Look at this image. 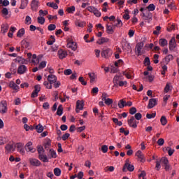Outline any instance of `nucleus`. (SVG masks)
<instances>
[{
    "label": "nucleus",
    "mask_w": 179,
    "mask_h": 179,
    "mask_svg": "<svg viewBox=\"0 0 179 179\" xmlns=\"http://www.w3.org/2000/svg\"><path fill=\"white\" fill-rule=\"evenodd\" d=\"M143 42H140L136 45V52L138 55H142L143 54V52H142V50H143Z\"/></svg>",
    "instance_id": "nucleus-8"
},
{
    "label": "nucleus",
    "mask_w": 179,
    "mask_h": 179,
    "mask_svg": "<svg viewBox=\"0 0 179 179\" xmlns=\"http://www.w3.org/2000/svg\"><path fill=\"white\" fill-rule=\"evenodd\" d=\"M0 113L1 114H6V113H8V103L6 101H1L0 102Z\"/></svg>",
    "instance_id": "nucleus-3"
},
{
    "label": "nucleus",
    "mask_w": 179,
    "mask_h": 179,
    "mask_svg": "<svg viewBox=\"0 0 179 179\" xmlns=\"http://www.w3.org/2000/svg\"><path fill=\"white\" fill-rule=\"evenodd\" d=\"M63 111H64V108L62 107V105H59L57 111V115H62Z\"/></svg>",
    "instance_id": "nucleus-32"
},
{
    "label": "nucleus",
    "mask_w": 179,
    "mask_h": 179,
    "mask_svg": "<svg viewBox=\"0 0 179 179\" xmlns=\"http://www.w3.org/2000/svg\"><path fill=\"white\" fill-rule=\"evenodd\" d=\"M134 118H136V120H137V121H139V120H141L142 118V114H141L140 113H136L134 115Z\"/></svg>",
    "instance_id": "nucleus-60"
},
{
    "label": "nucleus",
    "mask_w": 179,
    "mask_h": 179,
    "mask_svg": "<svg viewBox=\"0 0 179 179\" xmlns=\"http://www.w3.org/2000/svg\"><path fill=\"white\" fill-rule=\"evenodd\" d=\"M167 149H168L169 156H173V153H174V149H171V148L170 147H168Z\"/></svg>",
    "instance_id": "nucleus-64"
},
{
    "label": "nucleus",
    "mask_w": 179,
    "mask_h": 179,
    "mask_svg": "<svg viewBox=\"0 0 179 179\" xmlns=\"http://www.w3.org/2000/svg\"><path fill=\"white\" fill-rule=\"evenodd\" d=\"M43 85L46 87V89H52V84L48 81H45L43 83Z\"/></svg>",
    "instance_id": "nucleus-35"
},
{
    "label": "nucleus",
    "mask_w": 179,
    "mask_h": 179,
    "mask_svg": "<svg viewBox=\"0 0 179 179\" xmlns=\"http://www.w3.org/2000/svg\"><path fill=\"white\" fill-rule=\"evenodd\" d=\"M38 6H40V1L32 0L31 3V8L32 10H37V9H38Z\"/></svg>",
    "instance_id": "nucleus-14"
},
{
    "label": "nucleus",
    "mask_w": 179,
    "mask_h": 179,
    "mask_svg": "<svg viewBox=\"0 0 179 179\" xmlns=\"http://www.w3.org/2000/svg\"><path fill=\"white\" fill-rule=\"evenodd\" d=\"M8 30H9V25H8V24H3L1 25V33L2 34H6V33H8Z\"/></svg>",
    "instance_id": "nucleus-20"
},
{
    "label": "nucleus",
    "mask_w": 179,
    "mask_h": 179,
    "mask_svg": "<svg viewBox=\"0 0 179 179\" xmlns=\"http://www.w3.org/2000/svg\"><path fill=\"white\" fill-rule=\"evenodd\" d=\"M45 66H47V62L43 61L40 63L38 68L39 69H43V68H45Z\"/></svg>",
    "instance_id": "nucleus-51"
},
{
    "label": "nucleus",
    "mask_w": 179,
    "mask_h": 179,
    "mask_svg": "<svg viewBox=\"0 0 179 179\" xmlns=\"http://www.w3.org/2000/svg\"><path fill=\"white\" fill-rule=\"evenodd\" d=\"M122 64H124V62L122 61V59H119L115 62V66L118 68V66H120V65H122Z\"/></svg>",
    "instance_id": "nucleus-55"
},
{
    "label": "nucleus",
    "mask_w": 179,
    "mask_h": 179,
    "mask_svg": "<svg viewBox=\"0 0 179 179\" xmlns=\"http://www.w3.org/2000/svg\"><path fill=\"white\" fill-rule=\"evenodd\" d=\"M114 27H115L114 25H106V32L108 34H113L114 33Z\"/></svg>",
    "instance_id": "nucleus-21"
},
{
    "label": "nucleus",
    "mask_w": 179,
    "mask_h": 179,
    "mask_svg": "<svg viewBox=\"0 0 179 179\" xmlns=\"http://www.w3.org/2000/svg\"><path fill=\"white\" fill-rule=\"evenodd\" d=\"M35 129H36L37 132H38V134H41V132H43V131H44V127H43V125L41 124H38L36 126Z\"/></svg>",
    "instance_id": "nucleus-30"
},
{
    "label": "nucleus",
    "mask_w": 179,
    "mask_h": 179,
    "mask_svg": "<svg viewBox=\"0 0 179 179\" xmlns=\"http://www.w3.org/2000/svg\"><path fill=\"white\" fill-rule=\"evenodd\" d=\"M47 15H48V10H39V16H47Z\"/></svg>",
    "instance_id": "nucleus-52"
},
{
    "label": "nucleus",
    "mask_w": 179,
    "mask_h": 179,
    "mask_svg": "<svg viewBox=\"0 0 179 179\" xmlns=\"http://www.w3.org/2000/svg\"><path fill=\"white\" fill-rule=\"evenodd\" d=\"M112 54H113V51L111 50V49H106L101 52V55L103 58H108L111 57Z\"/></svg>",
    "instance_id": "nucleus-13"
},
{
    "label": "nucleus",
    "mask_w": 179,
    "mask_h": 179,
    "mask_svg": "<svg viewBox=\"0 0 179 179\" xmlns=\"http://www.w3.org/2000/svg\"><path fill=\"white\" fill-rule=\"evenodd\" d=\"M23 36H24V29L22 28L17 31V36L23 37Z\"/></svg>",
    "instance_id": "nucleus-34"
},
{
    "label": "nucleus",
    "mask_w": 179,
    "mask_h": 179,
    "mask_svg": "<svg viewBox=\"0 0 179 179\" xmlns=\"http://www.w3.org/2000/svg\"><path fill=\"white\" fill-rule=\"evenodd\" d=\"M24 149L26 152H30L31 153H34V152H36V148L33 147V143L31 141H29L26 143Z\"/></svg>",
    "instance_id": "nucleus-6"
},
{
    "label": "nucleus",
    "mask_w": 179,
    "mask_h": 179,
    "mask_svg": "<svg viewBox=\"0 0 179 179\" xmlns=\"http://www.w3.org/2000/svg\"><path fill=\"white\" fill-rule=\"evenodd\" d=\"M25 24H31V17H30L29 15H27L25 18Z\"/></svg>",
    "instance_id": "nucleus-50"
},
{
    "label": "nucleus",
    "mask_w": 179,
    "mask_h": 179,
    "mask_svg": "<svg viewBox=\"0 0 179 179\" xmlns=\"http://www.w3.org/2000/svg\"><path fill=\"white\" fill-rule=\"evenodd\" d=\"M78 80L83 86H86L87 85V83L85 81V78H83V77H80Z\"/></svg>",
    "instance_id": "nucleus-54"
},
{
    "label": "nucleus",
    "mask_w": 179,
    "mask_h": 179,
    "mask_svg": "<svg viewBox=\"0 0 179 179\" xmlns=\"http://www.w3.org/2000/svg\"><path fill=\"white\" fill-rule=\"evenodd\" d=\"M28 3L29 1L27 0H22L20 9H24Z\"/></svg>",
    "instance_id": "nucleus-27"
},
{
    "label": "nucleus",
    "mask_w": 179,
    "mask_h": 179,
    "mask_svg": "<svg viewBox=\"0 0 179 179\" xmlns=\"http://www.w3.org/2000/svg\"><path fill=\"white\" fill-rule=\"evenodd\" d=\"M9 87H11V89H13V90H16L17 92L19 90L20 87L15 82L11 81L9 84Z\"/></svg>",
    "instance_id": "nucleus-23"
},
{
    "label": "nucleus",
    "mask_w": 179,
    "mask_h": 179,
    "mask_svg": "<svg viewBox=\"0 0 179 179\" xmlns=\"http://www.w3.org/2000/svg\"><path fill=\"white\" fill-rule=\"evenodd\" d=\"M48 29L50 31H52L53 30H55L57 29V26L54 24H50L48 25Z\"/></svg>",
    "instance_id": "nucleus-47"
},
{
    "label": "nucleus",
    "mask_w": 179,
    "mask_h": 179,
    "mask_svg": "<svg viewBox=\"0 0 179 179\" xmlns=\"http://www.w3.org/2000/svg\"><path fill=\"white\" fill-rule=\"evenodd\" d=\"M114 170H115V168H114V166H106L105 169H104V171H105V172L106 173H108V171H110V172H113V171H114Z\"/></svg>",
    "instance_id": "nucleus-39"
},
{
    "label": "nucleus",
    "mask_w": 179,
    "mask_h": 179,
    "mask_svg": "<svg viewBox=\"0 0 179 179\" xmlns=\"http://www.w3.org/2000/svg\"><path fill=\"white\" fill-rule=\"evenodd\" d=\"M38 23L40 24H44V23H45V19L43 16L38 17Z\"/></svg>",
    "instance_id": "nucleus-40"
},
{
    "label": "nucleus",
    "mask_w": 179,
    "mask_h": 179,
    "mask_svg": "<svg viewBox=\"0 0 179 179\" xmlns=\"http://www.w3.org/2000/svg\"><path fill=\"white\" fill-rule=\"evenodd\" d=\"M1 13L3 15V16H8V15H9V11L8 10V8H3L1 10Z\"/></svg>",
    "instance_id": "nucleus-57"
},
{
    "label": "nucleus",
    "mask_w": 179,
    "mask_h": 179,
    "mask_svg": "<svg viewBox=\"0 0 179 179\" xmlns=\"http://www.w3.org/2000/svg\"><path fill=\"white\" fill-rule=\"evenodd\" d=\"M28 69H27V66H26V65L24 64H20L17 70V73H18V75H24V73H26V72H27Z\"/></svg>",
    "instance_id": "nucleus-7"
},
{
    "label": "nucleus",
    "mask_w": 179,
    "mask_h": 179,
    "mask_svg": "<svg viewBox=\"0 0 179 179\" xmlns=\"http://www.w3.org/2000/svg\"><path fill=\"white\" fill-rule=\"evenodd\" d=\"M22 45L23 48H29V47H30V43L27 42V41H22Z\"/></svg>",
    "instance_id": "nucleus-36"
},
{
    "label": "nucleus",
    "mask_w": 179,
    "mask_h": 179,
    "mask_svg": "<svg viewBox=\"0 0 179 179\" xmlns=\"http://www.w3.org/2000/svg\"><path fill=\"white\" fill-rule=\"evenodd\" d=\"M39 159L41 162H43V163H48V158L47 157V155L44 154L39 155Z\"/></svg>",
    "instance_id": "nucleus-25"
},
{
    "label": "nucleus",
    "mask_w": 179,
    "mask_h": 179,
    "mask_svg": "<svg viewBox=\"0 0 179 179\" xmlns=\"http://www.w3.org/2000/svg\"><path fill=\"white\" fill-rule=\"evenodd\" d=\"M29 164L34 167H38L41 164V162L36 158L29 159Z\"/></svg>",
    "instance_id": "nucleus-9"
},
{
    "label": "nucleus",
    "mask_w": 179,
    "mask_h": 179,
    "mask_svg": "<svg viewBox=\"0 0 179 179\" xmlns=\"http://www.w3.org/2000/svg\"><path fill=\"white\" fill-rule=\"evenodd\" d=\"M173 55H167L165 59H164V61H165V64H169V62H170L171 61H173Z\"/></svg>",
    "instance_id": "nucleus-29"
},
{
    "label": "nucleus",
    "mask_w": 179,
    "mask_h": 179,
    "mask_svg": "<svg viewBox=\"0 0 179 179\" xmlns=\"http://www.w3.org/2000/svg\"><path fill=\"white\" fill-rule=\"evenodd\" d=\"M92 13H94L96 17H100V16H101V13L96 8H95V10H94Z\"/></svg>",
    "instance_id": "nucleus-41"
},
{
    "label": "nucleus",
    "mask_w": 179,
    "mask_h": 179,
    "mask_svg": "<svg viewBox=\"0 0 179 179\" xmlns=\"http://www.w3.org/2000/svg\"><path fill=\"white\" fill-rule=\"evenodd\" d=\"M76 26H78V27H85V26H86V22L77 21L76 22Z\"/></svg>",
    "instance_id": "nucleus-33"
},
{
    "label": "nucleus",
    "mask_w": 179,
    "mask_h": 179,
    "mask_svg": "<svg viewBox=\"0 0 179 179\" xmlns=\"http://www.w3.org/2000/svg\"><path fill=\"white\" fill-rule=\"evenodd\" d=\"M66 47L67 48L72 50V51H76V50H78V43L73 41V40H70L68 41Z\"/></svg>",
    "instance_id": "nucleus-4"
},
{
    "label": "nucleus",
    "mask_w": 179,
    "mask_h": 179,
    "mask_svg": "<svg viewBox=\"0 0 179 179\" xmlns=\"http://www.w3.org/2000/svg\"><path fill=\"white\" fill-rule=\"evenodd\" d=\"M136 113V108L132 107L130 108L129 114H131V115H134V114H135Z\"/></svg>",
    "instance_id": "nucleus-62"
},
{
    "label": "nucleus",
    "mask_w": 179,
    "mask_h": 179,
    "mask_svg": "<svg viewBox=\"0 0 179 179\" xmlns=\"http://www.w3.org/2000/svg\"><path fill=\"white\" fill-rule=\"evenodd\" d=\"M114 26L115 27H122V21L117 18V23Z\"/></svg>",
    "instance_id": "nucleus-45"
},
{
    "label": "nucleus",
    "mask_w": 179,
    "mask_h": 179,
    "mask_svg": "<svg viewBox=\"0 0 179 179\" xmlns=\"http://www.w3.org/2000/svg\"><path fill=\"white\" fill-rule=\"evenodd\" d=\"M103 101H105V104H106V106H110V104H113V99L110 98L105 99Z\"/></svg>",
    "instance_id": "nucleus-44"
},
{
    "label": "nucleus",
    "mask_w": 179,
    "mask_h": 179,
    "mask_svg": "<svg viewBox=\"0 0 179 179\" xmlns=\"http://www.w3.org/2000/svg\"><path fill=\"white\" fill-rule=\"evenodd\" d=\"M54 174L57 176V177H59V176H61V169H59V168H55L54 169Z\"/></svg>",
    "instance_id": "nucleus-37"
},
{
    "label": "nucleus",
    "mask_w": 179,
    "mask_h": 179,
    "mask_svg": "<svg viewBox=\"0 0 179 179\" xmlns=\"http://www.w3.org/2000/svg\"><path fill=\"white\" fill-rule=\"evenodd\" d=\"M58 55L59 59H64V58H66L68 52L65 50L60 49L58 50Z\"/></svg>",
    "instance_id": "nucleus-15"
},
{
    "label": "nucleus",
    "mask_w": 179,
    "mask_h": 179,
    "mask_svg": "<svg viewBox=\"0 0 179 179\" xmlns=\"http://www.w3.org/2000/svg\"><path fill=\"white\" fill-rule=\"evenodd\" d=\"M177 47V43L176 42V38L172 37L169 43V48L170 51H173Z\"/></svg>",
    "instance_id": "nucleus-11"
},
{
    "label": "nucleus",
    "mask_w": 179,
    "mask_h": 179,
    "mask_svg": "<svg viewBox=\"0 0 179 179\" xmlns=\"http://www.w3.org/2000/svg\"><path fill=\"white\" fill-rule=\"evenodd\" d=\"M50 155V157L55 159L57 157V152L55 151H54L53 150H50L49 152Z\"/></svg>",
    "instance_id": "nucleus-46"
},
{
    "label": "nucleus",
    "mask_w": 179,
    "mask_h": 179,
    "mask_svg": "<svg viewBox=\"0 0 179 179\" xmlns=\"http://www.w3.org/2000/svg\"><path fill=\"white\" fill-rule=\"evenodd\" d=\"M160 121H161L162 125H163V126H164L167 124V119L164 116H162L161 117Z\"/></svg>",
    "instance_id": "nucleus-48"
},
{
    "label": "nucleus",
    "mask_w": 179,
    "mask_h": 179,
    "mask_svg": "<svg viewBox=\"0 0 179 179\" xmlns=\"http://www.w3.org/2000/svg\"><path fill=\"white\" fill-rule=\"evenodd\" d=\"M160 30H162V27L157 26L156 30L153 31V34H155L156 36L160 34Z\"/></svg>",
    "instance_id": "nucleus-42"
},
{
    "label": "nucleus",
    "mask_w": 179,
    "mask_h": 179,
    "mask_svg": "<svg viewBox=\"0 0 179 179\" xmlns=\"http://www.w3.org/2000/svg\"><path fill=\"white\" fill-rule=\"evenodd\" d=\"M122 73L127 79H134V76L131 75V72L129 71H123Z\"/></svg>",
    "instance_id": "nucleus-26"
},
{
    "label": "nucleus",
    "mask_w": 179,
    "mask_h": 179,
    "mask_svg": "<svg viewBox=\"0 0 179 179\" xmlns=\"http://www.w3.org/2000/svg\"><path fill=\"white\" fill-rule=\"evenodd\" d=\"M66 11L68 12V13H73V12H75V6H72L71 7L67 8Z\"/></svg>",
    "instance_id": "nucleus-49"
},
{
    "label": "nucleus",
    "mask_w": 179,
    "mask_h": 179,
    "mask_svg": "<svg viewBox=\"0 0 179 179\" xmlns=\"http://www.w3.org/2000/svg\"><path fill=\"white\" fill-rule=\"evenodd\" d=\"M101 151L103 152V153H107V152H108V146L106 145H102Z\"/></svg>",
    "instance_id": "nucleus-58"
},
{
    "label": "nucleus",
    "mask_w": 179,
    "mask_h": 179,
    "mask_svg": "<svg viewBox=\"0 0 179 179\" xmlns=\"http://www.w3.org/2000/svg\"><path fill=\"white\" fill-rule=\"evenodd\" d=\"M38 153L39 155H43V153H44V148H43V146L39 145L38 147Z\"/></svg>",
    "instance_id": "nucleus-53"
},
{
    "label": "nucleus",
    "mask_w": 179,
    "mask_h": 179,
    "mask_svg": "<svg viewBox=\"0 0 179 179\" xmlns=\"http://www.w3.org/2000/svg\"><path fill=\"white\" fill-rule=\"evenodd\" d=\"M155 117H156V113H147L146 115V118H148V120H151V118H155Z\"/></svg>",
    "instance_id": "nucleus-56"
},
{
    "label": "nucleus",
    "mask_w": 179,
    "mask_h": 179,
    "mask_svg": "<svg viewBox=\"0 0 179 179\" xmlns=\"http://www.w3.org/2000/svg\"><path fill=\"white\" fill-rule=\"evenodd\" d=\"M157 144L159 145V146H163V145H164V139L163 138L158 139Z\"/></svg>",
    "instance_id": "nucleus-63"
},
{
    "label": "nucleus",
    "mask_w": 179,
    "mask_h": 179,
    "mask_svg": "<svg viewBox=\"0 0 179 179\" xmlns=\"http://www.w3.org/2000/svg\"><path fill=\"white\" fill-rule=\"evenodd\" d=\"M129 127H131V128H137L138 124H139V122H137L134 116H131L130 119L127 121Z\"/></svg>",
    "instance_id": "nucleus-5"
},
{
    "label": "nucleus",
    "mask_w": 179,
    "mask_h": 179,
    "mask_svg": "<svg viewBox=\"0 0 179 179\" xmlns=\"http://www.w3.org/2000/svg\"><path fill=\"white\" fill-rule=\"evenodd\" d=\"M155 106H157V99H150L148 108H153V107H155Z\"/></svg>",
    "instance_id": "nucleus-19"
},
{
    "label": "nucleus",
    "mask_w": 179,
    "mask_h": 179,
    "mask_svg": "<svg viewBox=\"0 0 179 179\" xmlns=\"http://www.w3.org/2000/svg\"><path fill=\"white\" fill-rule=\"evenodd\" d=\"M124 77L122 76H115L113 78V84L114 86L116 87H118L120 86V87H122V86H124L127 87V85H128V82L123 81Z\"/></svg>",
    "instance_id": "nucleus-1"
},
{
    "label": "nucleus",
    "mask_w": 179,
    "mask_h": 179,
    "mask_svg": "<svg viewBox=\"0 0 179 179\" xmlns=\"http://www.w3.org/2000/svg\"><path fill=\"white\" fill-rule=\"evenodd\" d=\"M91 93L94 95L97 94L99 93V87H95L92 88Z\"/></svg>",
    "instance_id": "nucleus-59"
},
{
    "label": "nucleus",
    "mask_w": 179,
    "mask_h": 179,
    "mask_svg": "<svg viewBox=\"0 0 179 179\" xmlns=\"http://www.w3.org/2000/svg\"><path fill=\"white\" fill-rule=\"evenodd\" d=\"M47 6H49L50 8H52L53 9H58V5L54 2H48L46 3Z\"/></svg>",
    "instance_id": "nucleus-28"
},
{
    "label": "nucleus",
    "mask_w": 179,
    "mask_h": 179,
    "mask_svg": "<svg viewBox=\"0 0 179 179\" xmlns=\"http://www.w3.org/2000/svg\"><path fill=\"white\" fill-rule=\"evenodd\" d=\"M85 106V102L83 101L78 100L76 102V112L79 113L80 110H83Z\"/></svg>",
    "instance_id": "nucleus-10"
},
{
    "label": "nucleus",
    "mask_w": 179,
    "mask_h": 179,
    "mask_svg": "<svg viewBox=\"0 0 179 179\" xmlns=\"http://www.w3.org/2000/svg\"><path fill=\"white\" fill-rule=\"evenodd\" d=\"M6 143V138H5V137H0V146L1 145H5Z\"/></svg>",
    "instance_id": "nucleus-61"
},
{
    "label": "nucleus",
    "mask_w": 179,
    "mask_h": 179,
    "mask_svg": "<svg viewBox=\"0 0 179 179\" xmlns=\"http://www.w3.org/2000/svg\"><path fill=\"white\" fill-rule=\"evenodd\" d=\"M48 81L49 83H50V85H54V83H57V77L55 75L50 74L48 76Z\"/></svg>",
    "instance_id": "nucleus-16"
},
{
    "label": "nucleus",
    "mask_w": 179,
    "mask_h": 179,
    "mask_svg": "<svg viewBox=\"0 0 179 179\" xmlns=\"http://www.w3.org/2000/svg\"><path fill=\"white\" fill-rule=\"evenodd\" d=\"M159 162H162L164 166H166L167 164H169V159L166 157H162Z\"/></svg>",
    "instance_id": "nucleus-43"
},
{
    "label": "nucleus",
    "mask_w": 179,
    "mask_h": 179,
    "mask_svg": "<svg viewBox=\"0 0 179 179\" xmlns=\"http://www.w3.org/2000/svg\"><path fill=\"white\" fill-rule=\"evenodd\" d=\"M159 44L161 47H166L169 44V42L165 38H161L159 41Z\"/></svg>",
    "instance_id": "nucleus-24"
},
{
    "label": "nucleus",
    "mask_w": 179,
    "mask_h": 179,
    "mask_svg": "<svg viewBox=\"0 0 179 179\" xmlns=\"http://www.w3.org/2000/svg\"><path fill=\"white\" fill-rule=\"evenodd\" d=\"M88 76L90 79V83H92V85L96 83V80H97V76L94 74V73H89Z\"/></svg>",
    "instance_id": "nucleus-17"
},
{
    "label": "nucleus",
    "mask_w": 179,
    "mask_h": 179,
    "mask_svg": "<svg viewBox=\"0 0 179 179\" xmlns=\"http://www.w3.org/2000/svg\"><path fill=\"white\" fill-rule=\"evenodd\" d=\"M15 62H17L18 64H20L21 65H24V64L27 65V64H29V61H27V59L20 56L17 57L15 59Z\"/></svg>",
    "instance_id": "nucleus-12"
},
{
    "label": "nucleus",
    "mask_w": 179,
    "mask_h": 179,
    "mask_svg": "<svg viewBox=\"0 0 179 179\" xmlns=\"http://www.w3.org/2000/svg\"><path fill=\"white\" fill-rule=\"evenodd\" d=\"M106 43H110V38L102 37L98 39L96 41V43L99 45H101L103 44H106Z\"/></svg>",
    "instance_id": "nucleus-18"
},
{
    "label": "nucleus",
    "mask_w": 179,
    "mask_h": 179,
    "mask_svg": "<svg viewBox=\"0 0 179 179\" xmlns=\"http://www.w3.org/2000/svg\"><path fill=\"white\" fill-rule=\"evenodd\" d=\"M126 103L123 99L120 100L117 103L119 108H124L126 106Z\"/></svg>",
    "instance_id": "nucleus-31"
},
{
    "label": "nucleus",
    "mask_w": 179,
    "mask_h": 179,
    "mask_svg": "<svg viewBox=\"0 0 179 179\" xmlns=\"http://www.w3.org/2000/svg\"><path fill=\"white\" fill-rule=\"evenodd\" d=\"M147 9H148L150 12H153V10L156 9V6H155L153 3H151L147 7Z\"/></svg>",
    "instance_id": "nucleus-38"
},
{
    "label": "nucleus",
    "mask_w": 179,
    "mask_h": 179,
    "mask_svg": "<svg viewBox=\"0 0 179 179\" xmlns=\"http://www.w3.org/2000/svg\"><path fill=\"white\" fill-rule=\"evenodd\" d=\"M136 156L138 157V158L139 159L140 162H143V160L145 159V156L143 155V153H142V151L138 150L136 152Z\"/></svg>",
    "instance_id": "nucleus-22"
},
{
    "label": "nucleus",
    "mask_w": 179,
    "mask_h": 179,
    "mask_svg": "<svg viewBox=\"0 0 179 179\" xmlns=\"http://www.w3.org/2000/svg\"><path fill=\"white\" fill-rule=\"evenodd\" d=\"M134 170H135V166L131 164L129 159H126V162L123 166L122 171L126 173V171H134Z\"/></svg>",
    "instance_id": "nucleus-2"
}]
</instances>
